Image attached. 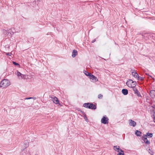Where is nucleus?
I'll list each match as a JSON object with an SVG mask.
<instances>
[{
    "label": "nucleus",
    "mask_w": 155,
    "mask_h": 155,
    "mask_svg": "<svg viewBox=\"0 0 155 155\" xmlns=\"http://www.w3.org/2000/svg\"><path fill=\"white\" fill-rule=\"evenodd\" d=\"M94 75L93 74H91L90 73L89 76H88L89 78L91 79L93 77V76H94Z\"/></svg>",
    "instance_id": "a878e982"
},
{
    "label": "nucleus",
    "mask_w": 155,
    "mask_h": 155,
    "mask_svg": "<svg viewBox=\"0 0 155 155\" xmlns=\"http://www.w3.org/2000/svg\"><path fill=\"white\" fill-rule=\"evenodd\" d=\"M27 142V141H25V142H24V143H25V142Z\"/></svg>",
    "instance_id": "473e14b6"
},
{
    "label": "nucleus",
    "mask_w": 155,
    "mask_h": 155,
    "mask_svg": "<svg viewBox=\"0 0 155 155\" xmlns=\"http://www.w3.org/2000/svg\"><path fill=\"white\" fill-rule=\"evenodd\" d=\"M129 124L130 126H133L134 127L136 125V123L135 122L131 120H130Z\"/></svg>",
    "instance_id": "1a4fd4ad"
},
{
    "label": "nucleus",
    "mask_w": 155,
    "mask_h": 155,
    "mask_svg": "<svg viewBox=\"0 0 155 155\" xmlns=\"http://www.w3.org/2000/svg\"><path fill=\"white\" fill-rule=\"evenodd\" d=\"M16 74L17 75V76L18 77L21 76V78H22V75H23L21 73H20L19 71H17Z\"/></svg>",
    "instance_id": "a211bd4d"
},
{
    "label": "nucleus",
    "mask_w": 155,
    "mask_h": 155,
    "mask_svg": "<svg viewBox=\"0 0 155 155\" xmlns=\"http://www.w3.org/2000/svg\"><path fill=\"white\" fill-rule=\"evenodd\" d=\"M147 139V135H143L142 136V140H146Z\"/></svg>",
    "instance_id": "6ab92c4d"
},
{
    "label": "nucleus",
    "mask_w": 155,
    "mask_h": 155,
    "mask_svg": "<svg viewBox=\"0 0 155 155\" xmlns=\"http://www.w3.org/2000/svg\"><path fill=\"white\" fill-rule=\"evenodd\" d=\"M151 155H153V154H150Z\"/></svg>",
    "instance_id": "2f4dec72"
},
{
    "label": "nucleus",
    "mask_w": 155,
    "mask_h": 155,
    "mask_svg": "<svg viewBox=\"0 0 155 155\" xmlns=\"http://www.w3.org/2000/svg\"><path fill=\"white\" fill-rule=\"evenodd\" d=\"M142 38L145 40H147L148 38L149 34L147 33H142L141 34Z\"/></svg>",
    "instance_id": "0eeeda50"
},
{
    "label": "nucleus",
    "mask_w": 155,
    "mask_h": 155,
    "mask_svg": "<svg viewBox=\"0 0 155 155\" xmlns=\"http://www.w3.org/2000/svg\"><path fill=\"white\" fill-rule=\"evenodd\" d=\"M122 92L124 95H126L128 94V91L127 89H123L122 90Z\"/></svg>",
    "instance_id": "ddd939ff"
},
{
    "label": "nucleus",
    "mask_w": 155,
    "mask_h": 155,
    "mask_svg": "<svg viewBox=\"0 0 155 155\" xmlns=\"http://www.w3.org/2000/svg\"><path fill=\"white\" fill-rule=\"evenodd\" d=\"M84 118L87 122H88V120L87 117H86V114H84Z\"/></svg>",
    "instance_id": "b1692460"
},
{
    "label": "nucleus",
    "mask_w": 155,
    "mask_h": 155,
    "mask_svg": "<svg viewBox=\"0 0 155 155\" xmlns=\"http://www.w3.org/2000/svg\"><path fill=\"white\" fill-rule=\"evenodd\" d=\"M117 155H124V151L122 150H121L119 152Z\"/></svg>",
    "instance_id": "dca6fc26"
},
{
    "label": "nucleus",
    "mask_w": 155,
    "mask_h": 155,
    "mask_svg": "<svg viewBox=\"0 0 155 155\" xmlns=\"http://www.w3.org/2000/svg\"><path fill=\"white\" fill-rule=\"evenodd\" d=\"M150 95L152 98H154L155 97V90H152L150 91Z\"/></svg>",
    "instance_id": "423d86ee"
},
{
    "label": "nucleus",
    "mask_w": 155,
    "mask_h": 155,
    "mask_svg": "<svg viewBox=\"0 0 155 155\" xmlns=\"http://www.w3.org/2000/svg\"><path fill=\"white\" fill-rule=\"evenodd\" d=\"M147 137H152L153 136V134L152 133H150L149 132L147 133L146 134Z\"/></svg>",
    "instance_id": "f3484780"
},
{
    "label": "nucleus",
    "mask_w": 155,
    "mask_h": 155,
    "mask_svg": "<svg viewBox=\"0 0 155 155\" xmlns=\"http://www.w3.org/2000/svg\"><path fill=\"white\" fill-rule=\"evenodd\" d=\"M83 106L86 108H88L89 109L93 110H95L97 108L96 105L92 103H85L84 104H83Z\"/></svg>",
    "instance_id": "f03ea898"
},
{
    "label": "nucleus",
    "mask_w": 155,
    "mask_h": 155,
    "mask_svg": "<svg viewBox=\"0 0 155 155\" xmlns=\"http://www.w3.org/2000/svg\"><path fill=\"white\" fill-rule=\"evenodd\" d=\"M138 80H140V81H142L143 79V78L140 77L138 75V77L137 78Z\"/></svg>",
    "instance_id": "5701e85b"
},
{
    "label": "nucleus",
    "mask_w": 155,
    "mask_h": 155,
    "mask_svg": "<svg viewBox=\"0 0 155 155\" xmlns=\"http://www.w3.org/2000/svg\"><path fill=\"white\" fill-rule=\"evenodd\" d=\"M78 54V51L76 50H74L72 53V56L73 58L75 57Z\"/></svg>",
    "instance_id": "f8f14e48"
},
{
    "label": "nucleus",
    "mask_w": 155,
    "mask_h": 155,
    "mask_svg": "<svg viewBox=\"0 0 155 155\" xmlns=\"http://www.w3.org/2000/svg\"><path fill=\"white\" fill-rule=\"evenodd\" d=\"M98 97L99 99H101L102 98L103 95L101 94H100L98 95Z\"/></svg>",
    "instance_id": "393cba45"
},
{
    "label": "nucleus",
    "mask_w": 155,
    "mask_h": 155,
    "mask_svg": "<svg viewBox=\"0 0 155 155\" xmlns=\"http://www.w3.org/2000/svg\"><path fill=\"white\" fill-rule=\"evenodd\" d=\"M108 118L105 116H104L101 120V122L104 124L108 123Z\"/></svg>",
    "instance_id": "20e7f679"
},
{
    "label": "nucleus",
    "mask_w": 155,
    "mask_h": 155,
    "mask_svg": "<svg viewBox=\"0 0 155 155\" xmlns=\"http://www.w3.org/2000/svg\"><path fill=\"white\" fill-rule=\"evenodd\" d=\"M6 54L7 55L11 56V55L12 54V53H6Z\"/></svg>",
    "instance_id": "cd10ccee"
},
{
    "label": "nucleus",
    "mask_w": 155,
    "mask_h": 155,
    "mask_svg": "<svg viewBox=\"0 0 155 155\" xmlns=\"http://www.w3.org/2000/svg\"><path fill=\"white\" fill-rule=\"evenodd\" d=\"M84 73L88 77L91 73L85 71H84Z\"/></svg>",
    "instance_id": "aec40b11"
},
{
    "label": "nucleus",
    "mask_w": 155,
    "mask_h": 155,
    "mask_svg": "<svg viewBox=\"0 0 155 155\" xmlns=\"http://www.w3.org/2000/svg\"><path fill=\"white\" fill-rule=\"evenodd\" d=\"M126 84L129 87L133 88L134 87L133 85H134V84H135V87L136 85V81H134L131 79H129L128 81L127 82Z\"/></svg>",
    "instance_id": "7ed1b4c3"
},
{
    "label": "nucleus",
    "mask_w": 155,
    "mask_h": 155,
    "mask_svg": "<svg viewBox=\"0 0 155 155\" xmlns=\"http://www.w3.org/2000/svg\"><path fill=\"white\" fill-rule=\"evenodd\" d=\"M135 134L137 136L140 137L141 135V132L138 130H136L135 131Z\"/></svg>",
    "instance_id": "2eb2a0df"
},
{
    "label": "nucleus",
    "mask_w": 155,
    "mask_h": 155,
    "mask_svg": "<svg viewBox=\"0 0 155 155\" xmlns=\"http://www.w3.org/2000/svg\"><path fill=\"white\" fill-rule=\"evenodd\" d=\"M144 142L147 144H149L150 143V141L149 140H148L147 139L146 140H144Z\"/></svg>",
    "instance_id": "4be33fe9"
},
{
    "label": "nucleus",
    "mask_w": 155,
    "mask_h": 155,
    "mask_svg": "<svg viewBox=\"0 0 155 155\" xmlns=\"http://www.w3.org/2000/svg\"><path fill=\"white\" fill-rule=\"evenodd\" d=\"M5 31L6 32V34L7 35L9 33L11 35L13 34H14V32L12 31V30L11 29H9L8 31H6V30H4V31Z\"/></svg>",
    "instance_id": "4468645a"
},
{
    "label": "nucleus",
    "mask_w": 155,
    "mask_h": 155,
    "mask_svg": "<svg viewBox=\"0 0 155 155\" xmlns=\"http://www.w3.org/2000/svg\"><path fill=\"white\" fill-rule=\"evenodd\" d=\"M10 82L7 79H4L0 83V87L2 88H5L10 85Z\"/></svg>",
    "instance_id": "f257e3e1"
},
{
    "label": "nucleus",
    "mask_w": 155,
    "mask_h": 155,
    "mask_svg": "<svg viewBox=\"0 0 155 155\" xmlns=\"http://www.w3.org/2000/svg\"><path fill=\"white\" fill-rule=\"evenodd\" d=\"M35 155H37L35 154Z\"/></svg>",
    "instance_id": "72a5a7b5"
},
{
    "label": "nucleus",
    "mask_w": 155,
    "mask_h": 155,
    "mask_svg": "<svg viewBox=\"0 0 155 155\" xmlns=\"http://www.w3.org/2000/svg\"><path fill=\"white\" fill-rule=\"evenodd\" d=\"M96 41V39H94V40H93L91 42L92 43Z\"/></svg>",
    "instance_id": "c756f323"
},
{
    "label": "nucleus",
    "mask_w": 155,
    "mask_h": 155,
    "mask_svg": "<svg viewBox=\"0 0 155 155\" xmlns=\"http://www.w3.org/2000/svg\"><path fill=\"white\" fill-rule=\"evenodd\" d=\"M114 149L116 151L118 152L120 151L121 149L120 148V147L117 146H114Z\"/></svg>",
    "instance_id": "9d476101"
},
{
    "label": "nucleus",
    "mask_w": 155,
    "mask_h": 155,
    "mask_svg": "<svg viewBox=\"0 0 155 155\" xmlns=\"http://www.w3.org/2000/svg\"><path fill=\"white\" fill-rule=\"evenodd\" d=\"M131 74L132 76L135 78H137L138 77V74L135 72V70L131 72Z\"/></svg>",
    "instance_id": "9b49d317"
},
{
    "label": "nucleus",
    "mask_w": 155,
    "mask_h": 155,
    "mask_svg": "<svg viewBox=\"0 0 155 155\" xmlns=\"http://www.w3.org/2000/svg\"><path fill=\"white\" fill-rule=\"evenodd\" d=\"M52 100L54 103L56 104H58L59 103V101L58 98L55 97H54L53 98L52 97Z\"/></svg>",
    "instance_id": "6e6552de"
},
{
    "label": "nucleus",
    "mask_w": 155,
    "mask_h": 155,
    "mask_svg": "<svg viewBox=\"0 0 155 155\" xmlns=\"http://www.w3.org/2000/svg\"><path fill=\"white\" fill-rule=\"evenodd\" d=\"M13 63L15 65H19V64L18 63H16L15 62L13 61Z\"/></svg>",
    "instance_id": "bb28decb"
},
{
    "label": "nucleus",
    "mask_w": 155,
    "mask_h": 155,
    "mask_svg": "<svg viewBox=\"0 0 155 155\" xmlns=\"http://www.w3.org/2000/svg\"><path fill=\"white\" fill-rule=\"evenodd\" d=\"M153 117H154V122L155 123V115L154 114L153 115Z\"/></svg>",
    "instance_id": "7c9ffc66"
},
{
    "label": "nucleus",
    "mask_w": 155,
    "mask_h": 155,
    "mask_svg": "<svg viewBox=\"0 0 155 155\" xmlns=\"http://www.w3.org/2000/svg\"><path fill=\"white\" fill-rule=\"evenodd\" d=\"M93 77L91 79L94 80L95 81H98V79L95 76H93Z\"/></svg>",
    "instance_id": "412c9836"
},
{
    "label": "nucleus",
    "mask_w": 155,
    "mask_h": 155,
    "mask_svg": "<svg viewBox=\"0 0 155 155\" xmlns=\"http://www.w3.org/2000/svg\"><path fill=\"white\" fill-rule=\"evenodd\" d=\"M135 84H134V85H133L134 87H133V90L134 91V93L135 94H137V95L138 97H141V95L140 94V92L135 87Z\"/></svg>",
    "instance_id": "39448f33"
},
{
    "label": "nucleus",
    "mask_w": 155,
    "mask_h": 155,
    "mask_svg": "<svg viewBox=\"0 0 155 155\" xmlns=\"http://www.w3.org/2000/svg\"><path fill=\"white\" fill-rule=\"evenodd\" d=\"M35 99L34 98V97H29L28 98H25V100H28V99Z\"/></svg>",
    "instance_id": "c85d7f7f"
}]
</instances>
